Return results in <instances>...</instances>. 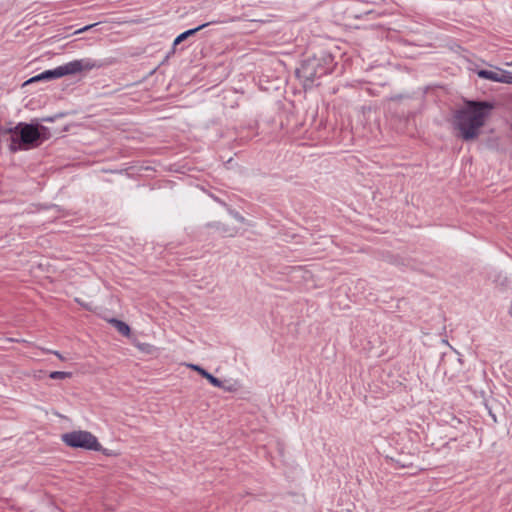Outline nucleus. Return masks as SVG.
Wrapping results in <instances>:
<instances>
[{
	"label": "nucleus",
	"mask_w": 512,
	"mask_h": 512,
	"mask_svg": "<svg viewBox=\"0 0 512 512\" xmlns=\"http://www.w3.org/2000/svg\"><path fill=\"white\" fill-rule=\"evenodd\" d=\"M493 108L489 102L469 101L465 108L456 111L454 126L465 141L476 139L484 126L488 111Z\"/></svg>",
	"instance_id": "1"
},
{
	"label": "nucleus",
	"mask_w": 512,
	"mask_h": 512,
	"mask_svg": "<svg viewBox=\"0 0 512 512\" xmlns=\"http://www.w3.org/2000/svg\"><path fill=\"white\" fill-rule=\"evenodd\" d=\"M0 135H9L11 152L38 147L49 136L48 128L38 124L19 122L16 126L1 129Z\"/></svg>",
	"instance_id": "2"
},
{
	"label": "nucleus",
	"mask_w": 512,
	"mask_h": 512,
	"mask_svg": "<svg viewBox=\"0 0 512 512\" xmlns=\"http://www.w3.org/2000/svg\"><path fill=\"white\" fill-rule=\"evenodd\" d=\"M102 66L103 64L101 61H97L92 58L77 59L68 62L64 65L58 66L54 69L46 70L40 73L39 75L32 77L30 80L26 82V84L41 80L57 79L67 75H75L81 72H87L93 69H98Z\"/></svg>",
	"instance_id": "3"
},
{
	"label": "nucleus",
	"mask_w": 512,
	"mask_h": 512,
	"mask_svg": "<svg viewBox=\"0 0 512 512\" xmlns=\"http://www.w3.org/2000/svg\"><path fill=\"white\" fill-rule=\"evenodd\" d=\"M62 441L69 447L100 451L102 446L89 431L78 430L62 435Z\"/></svg>",
	"instance_id": "4"
},
{
	"label": "nucleus",
	"mask_w": 512,
	"mask_h": 512,
	"mask_svg": "<svg viewBox=\"0 0 512 512\" xmlns=\"http://www.w3.org/2000/svg\"><path fill=\"white\" fill-rule=\"evenodd\" d=\"M318 64L314 60H308L301 64L300 68L297 69L296 74L299 79L304 82V86H311L316 78H318L324 68L320 67L321 72L317 70Z\"/></svg>",
	"instance_id": "5"
},
{
	"label": "nucleus",
	"mask_w": 512,
	"mask_h": 512,
	"mask_svg": "<svg viewBox=\"0 0 512 512\" xmlns=\"http://www.w3.org/2000/svg\"><path fill=\"white\" fill-rule=\"evenodd\" d=\"M477 75L482 79L493 82L512 84V73L500 68H495L493 70L482 69L477 71Z\"/></svg>",
	"instance_id": "6"
},
{
	"label": "nucleus",
	"mask_w": 512,
	"mask_h": 512,
	"mask_svg": "<svg viewBox=\"0 0 512 512\" xmlns=\"http://www.w3.org/2000/svg\"><path fill=\"white\" fill-rule=\"evenodd\" d=\"M189 367L197 371L203 378L207 379L213 386L228 390L227 388L224 387L223 382L220 379L214 377L211 373H209L202 367L194 364L189 365Z\"/></svg>",
	"instance_id": "7"
},
{
	"label": "nucleus",
	"mask_w": 512,
	"mask_h": 512,
	"mask_svg": "<svg viewBox=\"0 0 512 512\" xmlns=\"http://www.w3.org/2000/svg\"><path fill=\"white\" fill-rule=\"evenodd\" d=\"M212 23H216L215 21H212V22H208V23H204V24H201L199 25L198 27L196 28H193V29H189L183 33H181L180 35H178L175 40H174V43L173 45L176 46L178 44H180L182 41L186 40L189 36H192L194 35L195 33H197L198 31L202 30L203 28L207 27L208 25L212 24Z\"/></svg>",
	"instance_id": "8"
},
{
	"label": "nucleus",
	"mask_w": 512,
	"mask_h": 512,
	"mask_svg": "<svg viewBox=\"0 0 512 512\" xmlns=\"http://www.w3.org/2000/svg\"><path fill=\"white\" fill-rule=\"evenodd\" d=\"M207 226L218 231H221L224 234H228L229 236H234L236 234V229H230L225 224H222L220 222L208 223Z\"/></svg>",
	"instance_id": "9"
},
{
	"label": "nucleus",
	"mask_w": 512,
	"mask_h": 512,
	"mask_svg": "<svg viewBox=\"0 0 512 512\" xmlns=\"http://www.w3.org/2000/svg\"><path fill=\"white\" fill-rule=\"evenodd\" d=\"M110 322L115 326L117 331L124 336L130 334V327L123 321L117 319H111Z\"/></svg>",
	"instance_id": "10"
},
{
	"label": "nucleus",
	"mask_w": 512,
	"mask_h": 512,
	"mask_svg": "<svg viewBox=\"0 0 512 512\" xmlns=\"http://www.w3.org/2000/svg\"><path fill=\"white\" fill-rule=\"evenodd\" d=\"M72 376L71 372H64V371H53L49 374V377L51 379H66L70 378Z\"/></svg>",
	"instance_id": "11"
},
{
	"label": "nucleus",
	"mask_w": 512,
	"mask_h": 512,
	"mask_svg": "<svg viewBox=\"0 0 512 512\" xmlns=\"http://www.w3.org/2000/svg\"><path fill=\"white\" fill-rule=\"evenodd\" d=\"M93 26H94V25H88V26H85L84 28L79 29V30L77 31V33H81V32H83V31H87V30H89V29H90L91 27H93Z\"/></svg>",
	"instance_id": "12"
},
{
	"label": "nucleus",
	"mask_w": 512,
	"mask_h": 512,
	"mask_svg": "<svg viewBox=\"0 0 512 512\" xmlns=\"http://www.w3.org/2000/svg\"><path fill=\"white\" fill-rule=\"evenodd\" d=\"M53 354H55L59 359L63 360L62 355L58 351H53Z\"/></svg>",
	"instance_id": "13"
},
{
	"label": "nucleus",
	"mask_w": 512,
	"mask_h": 512,
	"mask_svg": "<svg viewBox=\"0 0 512 512\" xmlns=\"http://www.w3.org/2000/svg\"><path fill=\"white\" fill-rule=\"evenodd\" d=\"M511 65H512V61H511Z\"/></svg>",
	"instance_id": "14"
}]
</instances>
